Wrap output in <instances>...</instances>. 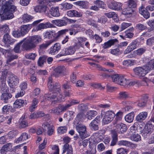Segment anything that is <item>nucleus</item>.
<instances>
[{
    "instance_id": "nucleus-1",
    "label": "nucleus",
    "mask_w": 154,
    "mask_h": 154,
    "mask_svg": "<svg viewBox=\"0 0 154 154\" xmlns=\"http://www.w3.org/2000/svg\"><path fill=\"white\" fill-rule=\"evenodd\" d=\"M12 0L6 1L3 7V10L0 12V16L2 20H9L14 17L13 13L17 11L16 7Z\"/></svg>"
},
{
    "instance_id": "nucleus-2",
    "label": "nucleus",
    "mask_w": 154,
    "mask_h": 154,
    "mask_svg": "<svg viewBox=\"0 0 154 154\" xmlns=\"http://www.w3.org/2000/svg\"><path fill=\"white\" fill-rule=\"evenodd\" d=\"M42 40L41 37L38 35H35L30 37L23 43L21 46L23 50H30L35 48L37 44Z\"/></svg>"
},
{
    "instance_id": "nucleus-3",
    "label": "nucleus",
    "mask_w": 154,
    "mask_h": 154,
    "mask_svg": "<svg viewBox=\"0 0 154 154\" xmlns=\"http://www.w3.org/2000/svg\"><path fill=\"white\" fill-rule=\"evenodd\" d=\"M39 5L34 8V11L36 12L44 13L48 16H49V9L47 7L48 5L51 6V1L49 0H38Z\"/></svg>"
},
{
    "instance_id": "nucleus-4",
    "label": "nucleus",
    "mask_w": 154,
    "mask_h": 154,
    "mask_svg": "<svg viewBox=\"0 0 154 154\" xmlns=\"http://www.w3.org/2000/svg\"><path fill=\"white\" fill-rule=\"evenodd\" d=\"M52 78L50 76L48 77V86L50 91H52L55 93H56L60 95L58 96L59 99L61 98L62 96L60 93V84L58 82H56L54 85L52 82Z\"/></svg>"
},
{
    "instance_id": "nucleus-5",
    "label": "nucleus",
    "mask_w": 154,
    "mask_h": 154,
    "mask_svg": "<svg viewBox=\"0 0 154 154\" xmlns=\"http://www.w3.org/2000/svg\"><path fill=\"white\" fill-rule=\"evenodd\" d=\"M67 30H62L58 31L57 33L54 30L49 31L45 32L44 36L49 39L53 38L49 41H52V43L57 40L58 38L61 35L64 34L65 31H68Z\"/></svg>"
},
{
    "instance_id": "nucleus-6",
    "label": "nucleus",
    "mask_w": 154,
    "mask_h": 154,
    "mask_svg": "<svg viewBox=\"0 0 154 154\" xmlns=\"http://www.w3.org/2000/svg\"><path fill=\"white\" fill-rule=\"evenodd\" d=\"M8 85L10 87V92L13 93L15 91V87L19 82L18 78L15 75L11 74L8 77Z\"/></svg>"
},
{
    "instance_id": "nucleus-7",
    "label": "nucleus",
    "mask_w": 154,
    "mask_h": 154,
    "mask_svg": "<svg viewBox=\"0 0 154 154\" xmlns=\"http://www.w3.org/2000/svg\"><path fill=\"white\" fill-rule=\"evenodd\" d=\"M76 128L81 139H85L89 136V135L87 133L86 128L85 125L79 124L76 126Z\"/></svg>"
},
{
    "instance_id": "nucleus-8",
    "label": "nucleus",
    "mask_w": 154,
    "mask_h": 154,
    "mask_svg": "<svg viewBox=\"0 0 154 154\" xmlns=\"http://www.w3.org/2000/svg\"><path fill=\"white\" fill-rule=\"evenodd\" d=\"M135 75L139 77L144 76L148 73V71L145 66L143 67H137L134 69Z\"/></svg>"
},
{
    "instance_id": "nucleus-9",
    "label": "nucleus",
    "mask_w": 154,
    "mask_h": 154,
    "mask_svg": "<svg viewBox=\"0 0 154 154\" xmlns=\"http://www.w3.org/2000/svg\"><path fill=\"white\" fill-rule=\"evenodd\" d=\"M152 122L150 120L147 122L142 132V135L143 136L145 137L149 135L153 130V125L151 123Z\"/></svg>"
},
{
    "instance_id": "nucleus-10",
    "label": "nucleus",
    "mask_w": 154,
    "mask_h": 154,
    "mask_svg": "<svg viewBox=\"0 0 154 154\" xmlns=\"http://www.w3.org/2000/svg\"><path fill=\"white\" fill-rule=\"evenodd\" d=\"M54 25L49 22H47L45 23H41L38 26L35 27L32 31L34 32L38 31L42 29L48 28L53 27Z\"/></svg>"
},
{
    "instance_id": "nucleus-11",
    "label": "nucleus",
    "mask_w": 154,
    "mask_h": 154,
    "mask_svg": "<svg viewBox=\"0 0 154 154\" xmlns=\"http://www.w3.org/2000/svg\"><path fill=\"white\" fill-rule=\"evenodd\" d=\"M2 42H4L5 46H9L10 45L14 43L15 40L12 39L7 33L4 35Z\"/></svg>"
},
{
    "instance_id": "nucleus-12",
    "label": "nucleus",
    "mask_w": 154,
    "mask_h": 154,
    "mask_svg": "<svg viewBox=\"0 0 154 154\" xmlns=\"http://www.w3.org/2000/svg\"><path fill=\"white\" fill-rule=\"evenodd\" d=\"M53 75L56 77H58L61 74L66 72V68L63 66H59L54 70Z\"/></svg>"
},
{
    "instance_id": "nucleus-13",
    "label": "nucleus",
    "mask_w": 154,
    "mask_h": 154,
    "mask_svg": "<svg viewBox=\"0 0 154 154\" xmlns=\"http://www.w3.org/2000/svg\"><path fill=\"white\" fill-rule=\"evenodd\" d=\"M127 130V128L125 125L121 123L117 124L115 126L114 130H112L115 131L116 132H117L118 133H122L125 132Z\"/></svg>"
},
{
    "instance_id": "nucleus-14",
    "label": "nucleus",
    "mask_w": 154,
    "mask_h": 154,
    "mask_svg": "<svg viewBox=\"0 0 154 154\" xmlns=\"http://www.w3.org/2000/svg\"><path fill=\"white\" fill-rule=\"evenodd\" d=\"M12 144L10 143L4 145L0 150V153L6 154L8 152H11L12 149Z\"/></svg>"
},
{
    "instance_id": "nucleus-15",
    "label": "nucleus",
    "mask_w": 154,
    "mask_h": 154,
    "mask_svg": "<svg viewBox=\"0 0 154 154\" xmlns=\"http://www.w3.org/2000/svg\"><path fill=\"white\" fill-rule=\"evenodd\" d=\"M67 15L70 17H79L82 16V13L75 10L68 11L67 12Z\"/></svg>"
},
{
    "instance_id": "nucleus-16",
    "label": "nucleus",
    "mask_w": 154,
    "mask_h": 154,
    "mask_svg": "<svg viewBox=\"0 0 154 154\" xmlns=\"http://www.w3.org/2000/svg\"><path fill=\"white\" fill-rule=\"evenodd\" d=\"M108 5L109 8L113 9H119L122 6L121 3L116 2L114 1L109 2Z\"/></svg>"
},
{
    "instance_id": "nucleus-17",
    "label": "nucleus",
    "mask_w": 154,
    "mask_h": 154,
    "mask_svg": "<svg viewBox=\"0 0 154 154\" xmlns=\"http://www.w3.org/2000/svg\"><path fill=\"white\" fill-rule=\"evenodd\" d=\"M61 48V45L59 43H56L50 49V53L52 55L57 54Z\"/></svg>"
},
{
    "instance_id": "nucleus-18",
    "label": "nucleus",
    "mask_w": 154,
    "mask_h": 154,
    "mask_svg": "<svg viewBox=\"0 0 154 154\" xmlns=\"http://www.w3.org/2000/svg\"><path fill=\"white\" fill-rule=\"evenodd\" d=\"M9 50V52L8 53H6V54H7V56H8L7 60V63L8 65L9 64L11 66H13L16 64V62H14L11 63H10L14 59H17L18 57V56L17 55L11 54H10V50Z\"/></svg>"
},
{
    "instance_id": "nucleus-19",
    "label": "nucleus",
    "mask_w": 154,
    "mask_h": 154,
    "mask_svg": "<svg viewBox=\"0 0 154 154\" xmlns=\"http://www.w3.org/2000/svg\"><path fill=\"white\" fill-rule=\"evenodd\" d=\"M135 11V9L129 7L124 9L122 11V13L123 15H126L129 17L132 16Z\"/></svg>"
},
{
    "instance_id": "nucleus-20",
    "label": "nucleus",
    "mask_w": 154,
    "mask_h": 154,
    "mask_svg": "<svg viewBox=\"0 0 154 154\" xmlns=\"http://www.w3.org/2000/svg\"><path fill=\"white\" fill-rule=\"evenodd\" d=\"M147 9L143 6L140 7L139 9V13L146 19H148L150 17L149 13Z\"/></svg>"
},
{
    "instance_id": "nucleus-21",
    "label": "nucleus",
    "mask_w": 154,
    "mask_h": 154,
    "mask_svg": "<svg viewBox=\"0 0 154 154\" xmlns=\"http://www.w3.org/2000/svg\"><path fill=\"white\" fill-rule=\"evenodd\" d=\"M112 133V140L111 142L110 146H113L115 145L118 140V137L117 132L113 130L111 131Z\"/></svg>"
},
{
    "instance_id": "nucleus-22",
    "label": "nucleus",
    "mask_w": 154,
    "mask_h": 154,
    "mask_svg": "<svg viewBox=\"0 0 154 154\" xmlns=\"http://www.w3.org/2000/svg\"><path fill=\"white\" fill-rule=\"evenodd\" d=\"M49 10V14H50L53 17H58L60 15L59 8L58 7H52Z\"/></svg>"
},
{
    "instance_id": "nucleus-23",
    "label": "nucleus",
    "mask_w": 154,
    "mask_h": 154,
    "mask_svg": "<svg viewBox=\"0 0 154 154\" xmlns=\"http://www.w3.org/2000/svg\"><path fill=\"white\" fill-rule=\"evenodd\" d=\"M147 115L148 113L146 112H141L137 116L136 120L138 122H141L146 119L147 116Z\"/></svg>"
},
{
    "instance_id": "nucleus-24",
    "label": "nucleus",
    "mask_w": 154,
    "mask_h": 154,
    "mask_svg": "<svg viewBox=\"0 0 154 154\" xmlns=\"http://www.w3.org/2000/svg\"><path fill=\"white\" fill-rule=\"evenodd\" d=\"M149 97L147 95L143 96L141 99L137 101V105L140 107H143L145 106L148 100Z\"/></svg>"
},
{
    "instance_id": "nucleus-25",
    "label": "nucleus",
    "mask_w": 154,
    "mask_h": 154,
    "mask_svg": "<svg viewBox=\"0 0 154 154\" xmlns=\"http://www.w3.org/2000/svg\"><path fill=\"white\" fill-rule=\"evenodd\" d=\"M31 28L32 25L29 24L22 26L20 31L22 36H23L27 33Z\"/></svg>"
},
{
    "instance_id": "nucleus-26",
    "label": "nucleus",
    "mask_w": 154,
    "mask_h": 154,
    "mask_svg": "<svg viewBox=\"0 0 154 154\" xmlns=\"http://www.w3.org/2000/svg\"><path fill=\"white\" fill-rule=\"evenodd\" d=\"M2 94L1 96V100H4V102L5 103L8 102V100L11 98L12 97V95L10 94L11 93L8 92L1 93Z\"/></svg>"
},
{
    "instance_id": "nucleus-27",
    "label": "nucleus",
    "mask_w": 154,
    "mask_h": 154,
    "mask_svg": "<svg viewBox=\"0 0 154 154\" xmlns=\"http://www.w3.org/2000/svg\"><path fill=\"white\" fill-rule=\"evenodd\" d=\"M20 87L21 89V91L20 92L17 93L18 97L22 96L25 94L24 90L26 89L27 88V84L25 82H23L21 83L20 86Z\"/></svg>"
},
{
    "instance_id": "nucleus-28",
    "label": "nucleus",
    "mask_w": 154,
    "mask_h": 154,
    "mask_svg": "<svg viewBox=\"0 0 154 154\" xmlns=\"http://www.w3.org/2000/svg\"><path fill=\"white\" fill-rule=\"evenodd\" d=\"M119 79L117 80V82H116V83L124 86H125L128 84V82L126 80V79L125 78L124 76L120 75Z\"/></svg>"
},
{
    "instance_id": "nucleus-29",
    "label": "nucleus",
    "mask_w": 154,
    "mask_h": 154,
    "mask_svg": "<svg viewBox=\"0 0 154 154\" xmlns=\"http://www.w3.org/2000/svg\"><path fill=\"white\" fill-rule=\"evenodd\" d=\"M58 95H59L56 93L50 91L49 92L45 94L44 97L45 99L47 98L48 100H51L55 99L57 97V96Z\"/></svg>"
},
{
    "instance_id": "nucleus-30",
    "label": "nucleus",
    "mask_w": 154,
    "mask_h": 154,
    "mask_svg": "<svg viewBox=\"0 0 154 154\" xmlns=\"http://www.w3.org/2000/svg\"><path fill=\"white\" fill-rule=\"evenodd\" d=\"M63 153H64L67 151L68 154H73V149L71 146H69L68 144H65L63 146Z\"/></svg>"
},
{
    "instance_id": "nucleus-31",
    "label": "nucleus",
    "mask_w": 154,
    "mask_h": 154,
    "mask_svg": "<svg viewBox=\"0 0 154 154\" xmlns=\"http://www.w3.org/2000/svg\"><path fill=\"white\" fill-rule=\"evenodd\" d=\"M25 105L24 100L21 99H17L14 102L13 105L14 108H17L21 107Z\"/></svg>"
},
{
    "instance_id": "nucleus-32",
    "label": "nucleus",
    "mask_w": 154,
    "mask_h": 154,
    "mask_svg": "<svg viewBox=\"0 0 154 154\" xmlns=\"http://www.w3.org/2000/svg\"><path fill=\"white\" fill-rule=\"evenodd\" d=\"M118 42V40L116 39L110 40L104 43V46L103 47L105 49L111 47L112 45H114L115 43L117 42Z\"/></svg>"
},
{
    "instance_id": "nucleus-33",
    "label": "nucleus",
    "mask_w": 154,
    "mask_h": 154,
    "mask_svg": "<svg viewBox=\"0 0 154 154\" xmlns=\"http://www.w3.org/2000/svg\"><path fill=\"white\" fill-rule=\"evenodd\" d=\"M52 23L59 26H65L67 24V22L63 20H53Z\"/></svg>"
},
{
    "instance_id": "nucleus-34",
    "label": "nucleus",
    "mask_w": 154,
    "mask_h": 154,
    "mask_svg": "<svg viewBox=\"0 0 154 154\" xmlns=\"http://www.w3.org/2000/svg\"><path fill=\"white\" fill-rule=\"evenodd\" d=\"M62 105L60 104L54 109H52V112L57 115H60L62 112H64Z\"/></svg>"
},
{
    "instance_id": "nucleus-35",
    "label": "nucleus",
    "mask_w": 154,
    "mask_h": 154,
    "mask_svg": "<svg viewBox=\"0 0 154 154\" xmlns=\"http://www.w3.org/2000/svg\"><path fill=\"white\" fill-rule=\"evenodd\" d=\"M134 116V112H131L127 114L125 117V121L129 123H131L133 122Z\"/></svg>"
},
{
    "instance_id": "nucleus-36",
    "label": "nucleus",
    "mask_w": 154,
    "mask_h": 154,
    "mask_svg": "<svg viewBox=\"0 0 154 154\" xmlns=\"http://www.w3.org/2000/svg\"><path fill=\"white\" fill-rule=\"evenodd\" d=\"M47 57L46 56H43L40 57L38 61V64L39 66H42L44 63L46 62Z\"/></svg>"
},
{
    "instance_id": "nucleus-37",
    "label": "nucleus",
    "mask_w": 154,
    "mask_h": 154,
    "mask_svg": "<svg viewBox=\"0 0 154 154\" xmlns=\"http://www.w3.org/2000/svg\"><path fill=\"white\" fill-rule=\"evenodd\" d=\"M97 112L96 111L90 110L87 112L86 115H87L88 119L91 120L94 118L97 115Z\"/></svg>"
},
{
    "instance_id": "nucleus-38",
    "label": "nucleus",
    "mask_w": 154,
    "mask_h": 154,
    "mask_svg": "<svg viewBox=\"0 0 154 154\" xmlns=\"http://www.w3.org/2000/svg\"><path fill=\"white\" fill-rule=\"evenodd\" d=\"M89 126L90 129L92 131H96L99 129L98 124L96 122L92 121L90 124Z\"/></svg>"
},
{
    "instance_id": "nucleus-39",
    "label": "nucleus",
    "mask_w": 154,
    "mask_h": 154,
    "mask_svg": "<svg viewBox=\"0 0 154 154\" xmlns=\"http://www.w3.org/2000/svg\"><path fill=\"white\" fill-rule=\"evenodd\" d=\"M1 82L2 83L1 86V93L9 92V90L5 82H4L3 81H1Z\"/></svg>"
},
{
    "instance_id": "nucleus-40",
    "label": "nucleus",
    "mask_w": 154,
    "mask_h": 154,
    "mask_svg": "<svg viewBox=\"0 0 154 154\" xmlns=\"http://www.w3.org/2000/svg\"><path fill=\"white\" fill-rule=\"evenodd\" d=\"M28 138V135L26 133H23L17 140L16 142L19 143L20 141H24Z\"/></svg>"
},
{
    "instance_id": "nucleus-41",
    "label": "nucleus",
    "mask_w": 154,
    "mask_h": 154,
    "mask_svg": "<svg viewBox=\"0 0 154 154\" xmlns=\"http://www.w3.org/2000/svg\"><path fill=\"white\" fill-rule=\"evenodd\" d=\"M76 4L80 6H81L83 8H87L88 2L85 1H79L75 2Z\"/></svg>"
},
{
    "instance_id": "nucleus-42",
    "label": "nucleus",
    "mask_w": 154,
    "mask_h": 154,
    "mask_svg": "<svg viewBox=\"0 0 154 154\" xmlns=\"http://www.w3.org/2000/svg\"><path fill=\"white\" fill-rule=\"evenodd\" d=\"M61 5L63 7L62 9L63 10L70 9L72 8L73 6L72 5L67 2L62 3Z\"/></svg>"
},
{
    "instance_id": "nucleus-43",
    "label": "nucleus",
    "mask_w": 154,
    "mask_h": 154,
    "mask_svg": "<svg viewBox=\"0 0 154 154\" xmlns=\"http://www.w3.org/2000/svg\"><path fill=\"white\" fill-rule=\"evenodd\" d=\"M131 139L132 140L137 142L141 140V137L138 134H132L130 137Z\"/></svg>"
},
{
    "instance_id": "nucleus-44",
    "label": "nucleus",
    "mask_w": 154,
    "mask_h": 154,
    "mask_svg": "<svg viewBox=\"0 0 154 154\" xmlns=\"http://www.w3.org/2000/svg\"><path fill=\"white\" fill-rule=\"evenodd\" d=\"M33 17L27 14H24L22 17L23 21L24 22H29L33 19Z\"/></svg>"
},
{
    "instance_id": "nucleus-45",
    "label": "nucleus",
    "mask_w": 154,
    "mask_h": 154,
    "mask_svg": "<svg viewBox=\"0 0 154 154\" xmlns=\"http://www.w3.org/2000/svg\"><path fill=\"white\" fill-rule=\"evenodd\" d=\"M148 71L154 69V60H150L146 66Z\"/></svg>"
},
{
    "instance_id": "nucleus-46",
    "label": "nucleus",
    "mask_w": 154,
    "mask_h": 154,
    "mask_svg": "<svg viewBox=\"0 0 154 154\" xmlns=\"http://www.w3.org/2000/svg\"><path fill=\"white\" fill-rule=\"evenodd\" d=\"M128 97V93L126 91H121L119 94L118 98L120 99H126Z\"/></svg>"
},
{
    "instance_id": "nucleus-47",
    "label": "nucleus",
    "mask_w": 154,
    "mask_h": 154,
    "mask_svg": "<svg viewBox=\"0 0 154 154\" xmlns=\"http://www.w3.org/2000/svg\"><path fill=\"white\" fill-rule=\"evenodd\" d=\"M135 62L134 60H125L123 62V65L126 66H131L134 65Z\"/></svg>"
},
{
    "instance_id": "nucleus-48",
    "label": "nucleus",
    "mask_w": 154,
    "mask_h": 154,
    "mask_svg": "<svg viewBox=\"0 0 154 154\" xmlns=\"http://www.w3.org/2000/svg\"><path fill=\"white\" fill-rule=\"evenodd\" d=\"M135 28L136 29L140 31H143L147 28V27L144 25L139 23L136 24Z\"/></svg>"
},
{
    "instance_id": "nucleus-49",
    "label": "nucleus",
    "mask_w": 154,
    "mask_h": 154,
    "mask_svg": "<svg viewBox=\"0 0 154 154\" xmlns=\"http://www.w3.org/2000/svg\"><path fill=\"white\" fill-rule=\"evenodd\" d=\"M146 51V48H140L136 50L135 51V53L137 55L140 56L145 53Z\"/></svg>"
},
{
    "instance_id": "nucleus-50",
    "label": "nucleus",
    "mask_w": 154,
    "mask_h": 154,
    "mask_svg": "<svg viewBox=\"0 0 154 154\" xmlns=\"http://www.w3.org/2000/svg\"><path fill=\"white\" fill-rule=\"evenodd\" d=\"M104 115L108 117L109 118L113 119L115 115L114 112L111 111H108L104 112Z\"/></svg>"
},
{
    "instance_id": "nucleus-51",
    "label": "nucleus",
    "mask_w": 154,
    "mask_h": 154,
    "mask_svg": "<svg viewBox=\"0 0 154 154\" xmlns=\"http://www.w3.org/2000/svg\"><path fill=\"white\" fill-rule=\"evenodd\" d=\"M8 72L7 69H5L2 71V75L1 78V81H3L4 82H6Z\"/></svg>"
},
{
    "instance_id": "nucleus-52",
    "label": "nucleus",
    "mask_w": 154,
    "mask_h": 154,
    "mask_svg": "<svg viewBox=\"0 0 154 154\" xmlns=\"http://www.w3.org/2000/svg\"><path fill=\"white\" fill-rule=\"evenodd\" d=\"M52 43V41H48L46 42L45 43H43L39 45V48L41 49H43L46 48L49 45Z\"/></svg>"
},
{
    "instance_id": "nucleus-53",
    "label": "nucleus",
    "mask_w": 154,
    "mask_h": 154,
    "mask_svg": "<svg viewBox=\"0 0 154 154\" xmlns=\"http://www.w3.org/2000/svg\"><path fill=\"white\" fill-rule=\"evenodd\" d=\"M119 145H123L128 147H130L132 145H133L131 142L121 140L119 141Z\"/></svg>"
},
{
    "instance_id": "nucleus-54",
    "label": "nucleus",
    "mask_w": 154,
    "mask_h": 154,
    "mask_svg": "<svg viewBox=\"0 0 154 154\" xmlns=\"http://www.w3.org/2000/svg\"><path fill=\"white\" fill-rule=\"evenodd\" d=\"M57 130L59 133L63 134L67 131V127L66 126L60 127L58 128Z\"/></svg>"
},
{
    "instance_id": "nucleus-55",
    "label": "nucleus",
    "mask_w": 154,
    "mask_h": 154,
    "mask_svg": "<svg viewBox=\"0 0 154 154\" xmlns=\"http://www.w3.org/2000/svg\"><path fill=\"white\" fill-rule=\"evenodd\" d=\"M23 41H21L19 43L17 44L15 46L14 51L16 53H19L20 52V48L21 45Z\"/></svg>"
},
{
    "instance_id": "nucleus-56",
    "label": "nucleus",
    "mask_w": 154,
    "mask_h": 154,
    "mask_svg": "<svg viewBox=\"0 0 154 154\" xmlns=\"http://www.w3.org/2000/svg\"><path fill=\"white\" fill-rule=\"evenodd\" d=\"M146 45L149 46H152L154 45V37L148 39L146 41Z\"/></svg>"
},
{
    "instance_id": "nucleus-57",
    "label": "nucleus",
    "mask_w": 154,
    "mask_h": 154,
    "mask_svg": "<svg viewBox=\"0 0 154 154\" xmlns=\"http://www.w3.org/2000/svg\"><path fill=\"white\" fill-rule=\"evenodd\" d=\"M36 56L37 55L35 53H31L26 54L25 57L27 59L34 60Z\"/></svg>"
},
{
    "instance_id": "nucleus-58",
    "label": "nucleus",
    "mask_w": 154,
    "mask_h": 154,
    "mask_svg": "<svg viewBox=\"0 0 154 154\" xmlns=\"http://www.w3.org/2000/svg\"><path fill=\"white\" fill-rule=\"evenodd\" d=\"M18 132V131L17 130L11 131L8 133V136L11 138H14L17 134Z\"/></svg>"
},
{
    "instance_id": "nucleus-59",
    "label": "nucleus",
    "mask_w": 154,
    "mask_h": 154,
    "mask_svg": "<svg viewBox=\"0 0 154 154\" xmlns=\"http://www.w3.org/2000/svg\"><path fill=\"white\" fill-rule=\"evenodd\" d=\"M113 119L109 118L108 117L104 115L102 120L103 123L105 124H107L111 122Z\"/></svg>"
},
{
    "instance_id": "nucleus-60",
    "label": "nucleus",
    "mask_w": 154,
    "mask_h": 154,
    "mask_svg": "<svg viewBox=\"0 0 154 154\" xmlns=\"http://www.w3.org/2000/svg\"><path fill=\"white\" fill-rule=\"evenodd\" d=\"M51 127V126L48 122H45L42 125V128L44 132H46Z\"/></svg>"
},
{
    "instance_id": "nucleus-61",
    "label": "nucleus",
    "mask_w": 154,
    "mask_h": 154,
    "mask_svg": "<svg viewBox=\"0 0 154 154\" xmlns=\"http://www.w3.org/2000/svg\"><path fill=\"white\" fill-rule=\"evenodd\" d=\"M128 151L127 149L121 148L118 149L117 152V154H127Z\"/></svg>"
},
{
    "instance_id": "nucleus-62",
    "label": "nucleus",
    "mask_w": 154,
    "mask_h": 154,
    "mask_svg": "<svg viewBox=\"0 0 154 154\" xmlns=\"http://www.w3.org/2000/svg\"><path fill=\"white\" fill-rule=\"evenodd\" d=\"M65 30H68V31H65V32L69 31V33L71 35H75L79 32V31L77 29L74 28H71L69 29H65Z\"/></svg>"
},
{
    "instance_id": "nucleus-63",
    "label": "nucleus",
    "mask_w": 154,
    "mask_h": 154,
    "mask_svg": "<svg viewBox=\"0 0 154 154\" xmlns=\"http://www.w3.org/2000/svg\"><path fill=\"white\" fill-rule=\"evenodd\" d=\"M129 7L131 8H134L137 6L136 2L133 0H129L128 1Z\"/></svg>"
},
{
    "instance_id": "nucleus-64",
    "label": "nucleus",
    "mask_w": 154,
    "mask_h": 154,
    "mask_svg": "<svg viewBox=\"0 0 154 154\" xmlns=\"http://www.w3.org/2000/svg\"><path fill=\"white\" fill-rule=\"evenodd\" d=\"M138 45V42L137 40H136L132 41L130 46L134 50L135 49Z\"/></svg>"
}]
</instances>
